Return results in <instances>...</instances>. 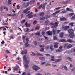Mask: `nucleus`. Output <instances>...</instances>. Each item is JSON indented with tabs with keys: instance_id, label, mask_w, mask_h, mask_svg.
<instances>
[{
	"instance_id": "nucleus-1",
	"label": "nucleus",
	"mask_w": 75,
	"mask_h": 75,
	"mask_svg": "<svg viewBox=\"0 0 75 75\" xmlns=\"http://www.w3.org/2000/svg\"><path fill=\"white\" fill-rule=\"evenodd\" d=\"M32 68L35 71H38L40 69V67L35 65L33 66Z\"/></svg>"
},
{
	"instance_id": "nucleus-2",
	"label": "nucleus",
	"mask_w": 75,
	"mask_h": 75,
	"mask_svg": "<svg viewBox=\"0 0 75 75\" xmlns=\"http://www.w3.org/2000/svg\"><path fill=\"white\" fill-rule=\"evenodd\" d=\"M74 34L73 32L71 33L69 35V37L71 38H72L74 37Z\"/></svg>"
},
{
	"instance_id": "nucleus-3",
	"label": "nucleus",
	"mask_w": 75,
	"mask_h": 75,
	"mask_svg": "<svg viewBox=\"0 0 75 75\" xmlns=\"http://www.w3.org/2000/svg\"><path fill=\"white\" fill-rule=\"evenodd\" d=\"M54 46L52 44L50 45V46L49 49L50 50H51V51H53L54 50Z\"/></svg>"
},
{
	"instance_id": "nucleus-4",
	"label": "nucleus",
	"mask_w": 75,
	"mask_h": 75,
	"mask_svg": "<svg viewBox=\"0 0 75 75\" xmlns=\"http://www.w3.org/2000/svg\"><path fill=\"white\" fill-rule=\"evenodd\" d=\"M54 48H57L58 47V43H54Z\"/></svg>"
},
{
	"instance_id": "nucleus-5",
	"label": "nucleus",
	"mask_w": 75,
	"mask_h": 75,
	"mask_svg": "<svg viewBox=\"0 0 75 75\" xmlns=\"http://www.w3.org/2000/svg\"><path fill=\"white\" fill-rule=\"evenodd\" d=\"M60 42H66L67 41L65 39H61L59 40Z\"/></svg>"
},
{
	"instance_id": "nucleus-6",
	"label": "nucleus",
	"mask_w": 75,
	"mask_h": 75,
	"mask_svg": "<svg viewBox=\"0 0 75 75\" xmlns=\"http://www.w3.org/2000/svg\"><path fill=\"white\" fill-rule=\"evenodd\" d=\"M67 42H68L69 43H73L74 42V41H72L71 39H68L67 40Z\"/></svg>"
},
{
	"instance_id": "nucleus-7",
	"label": "nucleus",
	"mask_w": 75,
	"mask_h": 75,
	"mask_svg": "<svg viewBox=\"0 0 75 75\" xmlns=\"http://www.w3.org/2000/svg\"><path fill=\"white\" fill-rule=\"evenodd\" d=\"M29 10H30V8H27L26 9H25L23 11V12L24 13H27V11Z\"/></svg>"
},
{
	"instance_id": "nucleus-8",
	"label": "nucleus",
	"mask_w": 75,
	"mask_h": 75,
	"mask_svg": "<svg viewBox=\"0 0 75 75\" xmlns=\"http://www.w3.org/2000/svg\"><path fill=\"white\" fill-rule=\"evenodd\" d=\"M60 21H66L67 20V19L65 17H63L62 18H60Z\"/></svg>"
},
{
	"instance_id": "nucleus-9",
	"label": "nucleus",
	"mask_w": 75,
	"mask_h": 75,
	"mask_svg": "<svg viewBox=\"0 0 75 75\" xmlns=\"http://www.w3.org/2000/svg\"><path fill=\"white\" fill-rule=\"evenodd\" d=\"M63 51V49H57L56 50V52H62Z\"/></svg>"
},
{
	"instance_id": "nucleus-10",
	"label": "nucleus",
	"mask_w": 75,
	"mask_h": 75,
	"mask_svg": "<svg viewBox=\"0 0 75 75\" xmlns=\"http://www.w3.org/2000/svg\"><path fill=\"white\" fill-rule=\"evenodd\" d=\"M72 45L67 44V48H72Z\"/></svg>"
},
{
	"instance_id": "nucleus-11",
	"label": "nucleus",
	"mask_w": 75,
	"mask_h": 75,
	"mask_svg": "<svg viewBox=\"0 0 75 75\" xmlns=\"http://www.w3.org/2000/svg\"><path fill=\"white\" fill-rule=\"evenodd\" d=\"M53 32V35H55L56 34V30H55L54 29H53L52 30Z\"/></svg>"
},
{
	"instance_id": "nucleus-12",
	"label": "nucleus",
	"mask_w": 75,
	"mask_h": 75,
	"mask_svg": "<svg viewBox=\"0 0 75 75\" xmlns=\"http://www.w3.org/2000/svg\"><path fill=\"white\" fill-rule=\"evenodd\" d=\"M69 28V26H66L64 27H63V30H67V29Z\"/></svg>"
},
{
	"instance_id": "nucleus-13",
	"label": "nucleus",
	"mask_w": 75,
	"mask_h": 75,
	"mask_svg": "<svg viewBox=\"0 0 75 75\" xmlns=\"http://www.w3.org/2000/svg\"><path fill=\"white\" fill-rule=\"evenodd\" d=\"M74 30H73L72 29H70L68 30V33H72V32H73Z\"/></svg>"
},
{
	"instance_id": "nucleus-14",
	"label": "nucleus",
	"mask_w": 75,
	"mask_h": 75,
	"mask_svg": "<svg viewBox=\"0 0 75 75\" xmlns=\"http://www.w3.org/2000/svg\"><path fill=\"white\" fill-rule=\"evenodd\" d=\"M47 33L49 35H52V32L48 31L47 32Z\"/></svg>"
},
{
	"instance_id": "nucleus-15",
	"label": "nucleus",
	"mask_w": 75,
	"mask_h": 75,
	"mask_svg": "<svg viewBox=\"0 0 75 75\" xmlns=\"http://www.w3.org/2000/svg\"><path fill=\"white\" fill-rule=\"evenodd\" d=\"M63 35H64V33L63 32H61L60 33V37L62 38L63 37Z\"/></svg>"
},
{
	"instance_id": "nucleus-16",
	"label": "nucleus",
	"mask_w": 75,
	"mask_h": 75,
	"mask_svg": "<svg viewBox=\"0 0 75 75\" xmlns=\"http://www.w3.org/2000/svg\"><path fill=\"white\" fill-rule=\"evenodd\" d=\"M25 25L27 27H30L31 26V24H28V23L27 24V22L25 23Z\"/></svg>"
},
{
	"instance_id": "nucleus-17",
	"label": "nucleus",
	"mask_w": 75,
	"mask_h": 75,
	"mask_svg": "<svg viewBox=\"0 0 75 75\" xmlns=\"http://www.w3.org/2000/svg\"><path fill=\"white\" fill-rule=\"evenodd\" d=\"M39 58L40 60H41V61H44V60H45V58L44 57H39Z\"/></svg>"
},
{
	"instance_id": "nucleus-18",
	"label": "nucleus",
	"mask_w": 75,
	"mask_h": 75,
	"mask_svg": "<svg viewBox=\"0 0 75 75\" xmlns=\"http://www.w3.org/2000/svg\"><path fill=\"white\" fill-rule=\"evenodd\" d=\"M27 58L26 57V55H24L23 57V60L25 61V60H27Z\"/></svg>"
},
{
	"instance_id": "nucleus-19",
	"label": "nucleus",
	"mask_w": 75,
	"mask_h": 75,
	"mask_svg": "<svg viewBox=\"0 0 75 75\" xmlns=\"http://www.w3.org/2000/svg\"><path fill=\"white\" fill-rule=\"evenodd\" d=\"M35 34L36 35H38V36H40V32L36 33Z\"/></svg>"
},
{
	"instance_id": "nucleus-20",
	"label": "nucleus",
	"mask_w": 75,
	"mask_h": 75,
	"mask_svg": "<svg viewBox=\"0 0 75 75\" xmlns=\"http://www.w3.org/2000/svg\"><path fill=\"white\" fill-rule=\"evenodd\" d=\"M58 23H57V22H55L54 23V27L56 28L58 26Z\"/></svg>"
},
{
	"instance_id": "nucleus-21",
	"label": "nucleus",
	"mask_w": 75,
	"mask_h": 75,
	"mask_svg": "<svg viewBox=\"0 0 75 75\" xmlns=\"http://www.w3.org/2000/svg\"><path fill=\"white\" fill-rule=\"evenodd\" d=\"M29 46H30V45L28 44V43H25V47H28Z\"/></svg>"
},
{
	"instance_id": "nucleus-22",
	"label": "nucleus",
	"mask_w": 75,
	"mask_h": 75,
	"mask_svg": "<svg viewBox=\"0 0 75 75\" xmlns=\"http://www.w3.org/2000/svg\"><path fill=\"white\" fill-rule=\"evenodd\" d=\"M44 12H42L40 13L39 16H42L44 15Z\"/></svg>"
},
{
	"instance_id": "nucleus-23",
	"label": "nucleus",
	"mask_w": 75,
	"mask_h": 75,
	"mask_svg": "<svg viewBox=\"0 0 75 75\" xmlns=\"http://www.w3.org/2000/svg\"><path fill=\"white\" fill-rule=\"evenodd\" d=\"M67 46H68V43L64 45V48H67Z\"/></svg>"
},
{
	"instance_id": "nucleus-24",
	"label": "nucleus",
	"mask_w": 75,
	"mask_h": 75,
	"mask_svg": "<svg viewBox=\"0 0 75 75\" xmlns=\"http://www.w3.org/2000/svg\"><path fill=\"white\" fill-rule=\"evenodd\" d=\"M36 54L37 55H39V56H42V57H43V55H42V54H40V53H39L38 52H37Z\"/></svg>"
},
{
	"instance_id": "nucleus-25",
	"label": "nucleus",
	"mask_w": 75,
	"mask_h": 75,
	"mask_svg": "<svg viewBox=\"0 0 75 75\" xmlns=\"http://www.w3.org/2000/svg\"><path fill=\"white\" fill-rule=\"evenodd\" d=\"M25 61V64H29V61L27 60H26Z\"/></svg>"
},
{
	"instance_id": "nucleus-26",
	"label": "nucleus",
	"mask_w": 75,
	"mask_h": 75,
	"mask_svg": "<svg viewBox=\"0 0 75 75\" xmlns=\"http://www.w3.org/2000/svg\"><path fill=\"white\" fill-rule=\"evenodd\" d=\"M5 52L6 54H10V52L8 50H6L5 51Z\"/></svg>"
},
{
	"instance_id": "nucleus-27",
	"label": "nucleus",
	"mask_w": 75,
	"mask_h": 75,
	"mask_svg": "<svg viewBox=\"0 0 75 75\" xmlns=\"http://www.w3.org/2000/svg\"><path fill=\"white\" fill-rule=\"evenodd\" d=\"M69 25L71 26V27H73L74 26V23L71 22L69 24Z\"/></svg>"
},
{
	"instance_id": "nucleus-28",
	"label": "nucleus",
	"mask_w": 75,
	"mask_h": 75,
	"mask_svg": "<svg viewBox=\"0 0 75 75\" xmlns=\"http://www.w3.org/2000/svg\"><path fill=\"white\" fill-rule=\"evenodd\" d=\"M61 59H57L55 61V62H59V61H61Z\"/></svg>"
},
{
	"instance_id": "nucleus-29",
	"label": "nucleus",
	"mask_w": 75,
	"mask_h": 75,
	"mask_svg": "<svg viewBox=\"0 0 75 75\" xmlns=\"http://www.w3.org/2000/svg\"><path fill=\"white\" fill-rule=\"evenodd\" d=\"M42 7V4L38 8V9H41Z\"/></svg>"
},
{
	"instance_id": "nucleus-30",
	"label": "nucleus",
	"mask_w": 75,
	"mask_h": 75,
	"mask_svg": "<svg viewBox=\"0 0 75 75\" xmlns=\"http://www.w3.org/2000/svg\"><path fill=\"white\" fill-rule=\"evenodd\" d=\"M25 20L24 19L22 21H21V22L22 24H24V22H25Z\"/></svg>"
},
{
	"instance_id": "nucleus-31",
	"label": "nucleus",
	"mask_w": 75,
	"mask_h": 75,
	"mask_svg": "<svg viewBox=\"0 0 75 75\" xmlns=\"http://www.w3.org/2000/svg\"><path fill=\"white\" fill-rule=\"evenodd\" d=\"M25 67L26 68H27L29 67V66L28 64H25L24 65Z\"/></svg>"
},
{
	"instance_id": "nucleus-32",
	"label": "nucleus",
	"mask_w": 75,
	"mask_h": 75,
	"mask_svg": "<svg viewBox=\"0 0 75 75\" xmlns=\"http://www.w3.org/2000/svg\"><path fill=\"white\" fill-rule=\"evenodd\" d=\"M36 54L35 53L32 52V54H31V55L32 56H35L36 55Z\"/></svg>"
},
{
	"instance_id": "nucleus-33",
	"label": "nucleus",
	"mask_w": 75,
	"mask_h": 75,
	"mask_svg": "<svg viewBox=\"0 0 75 75\" xmlns=\"http://www.w3.org/2000/svg\"><path fill=\"white\" fill-rule=\"evenodd\" d=\"M8 3L9 5L11 3V0H8Z\"/></svg>"
},
{
	"instance_id": "nucleus-34",
	"label": "nucleus",
	"mask_w": 75,
	"mask_h": 75,
	"mask_svg": "<svg viewBox=\"0 0 75 75\" xmlns=\"http://www.w3.org/2000/svg\"><path fill=\"white\" fill-rule=\"evenodd\" d=\"M64 68L65 70H66V71H68V68L67 67H66V66H65L64 67Z\"/></svg>"
},
{
	"instance_id": "nucleus-35",
	"label": "nucleus",
	"mask_w": 75,
	"mask_h": 75,
	"mask_svg": "<svg viewBox=\"0 0 75 75\" xmlns=\"http://www.w3.org/2000/svg\"><path fill=\"white\" fill-rule=\"evenodd\" d=\"M33 17V15H32V14H30V15L28 17V18H32V17Z\"/></svg>"
},
{
	"instance_id": "nucleus-36",
	"label": "nucleus",
	"mask_w": 75,
	"mask_h": 75,
	"mask_svg": "<svg viewBox=\"0 0 75 75\" xmlns=\"http://www.w3.org/2000/svg\"><path fill=\"white\" fill-rule=\"evenodd\" d=\"M25 37H26V36L23 35V36H22L23 40H25Z\"/></svg>"
},
{
	"instance_id": "nucleus-37",
	"label": "nucleus",
	"mask_w": 75,
	"mask_h": 75,
	"mask_svg": "<svg viewBox=\"0 0 75 75\" xmlns=\"http://www.w3.org/2000/svg\"><path fill=\"white\" fill-rule=\"evenodd\" d=\"M17 8L18 9H20V6H19V5H17Z\"/></svg>"
},
{
	"instance_id": "nucleus-38",
	"label": "nucleus",
	"mask_w": 75,
	"mask_h": 75,
	"mask_svg": "<svg viewBox=\"0 0 75 75\" xmlns=\"http://www.w3.org/2000/svg\"><path fill=\"white\" fill-rule=\"evenodd\" d=\"M47 3H44V4H43V7H45V6H46V5H47Z\"/></svg>"
},
{
	"instance_id": "nucleus-39",
	"label": "nucleus",
	"mask_w": 75,
	"mask_h": 75,
	"mask_svg": "<svg viewBox=\"0 0 75 75\" xmlns=\"http://www.w3.org/2000/svg\"><path fill=\"white\" fill-rule=\"evenodd\" d=\"M33 14V12H31L30 14H28L26 15L27 17H28V16H30L31 14Z\"/></svg>"
},
{
	"instance_id": "nucleus-40",
	"label": "nucleus",
	"mask_w": 75,
	"mask_h": 75,
	"mask_svg": "<svg viewBox=\"0 0 75 75\" xmlns=\"http://www.w3.org/2000/svg\"><path fill=\"white\" fill-rule=\"evenodd\" d=\"M67 59H68V60H69V61H71V62H72V59H71V58L68 57L67 58Z\"/></svg>"
},
{
	"instance_id": "nucleus-41",
	"label": "nucleus",
	"mask_w": 75,
	"mask_h": 75,
	"mask_svg": "<svg viewBox=\"0 0 75 75\" xmlns=\"http://www.w3.org/2000/svg\"><path fill=\"white\" fill-rule=\"evenodd\" d=\"M33 24H35L37 23V21H34L33 22Z\"/></svg>"
},
{
	"instance_id": "nucleus-42",
	"label": "nucleus",
	"mask_w": 75,
	"mask_h": 75,
	"mask_svg": "<svg viewBox=\"0 0 75 75\" xmlns=\"http://www.w3.org/2000/svg\"><path fill=\"white\" fill-rule=\"evenodd\" d=\"M57 37L56 36H54L53 37V39L54 40H57Z\"/></svg>"
},
{
	"instance_id": "nucleus-43",
	"label": "nucleus",
	"mask_w": 75,
	"mask_h": 75,
	"mask_svg": "<svg viewBox=\"0 0 75 75\" xmlns=\"http://www.w3.org/2000/svg\"><path fill=\"white\" fill-rule=\"evenodd\" d=\"M71 19H73V20H75V15L74 16L72 17Z\"/></svg>"
},
{
	"instance_id": "nucleus-44",
	"label": "nucleus",
	"mask_w": 75,
	"mask_h": 75,
	"mask_svg": "<svg viewBox=\"0 0 75 75\" xmlns=\"http://www.w3.org/2000/svg\"><path fill=\"white\" fill-rule=\"evenodd\" d=\"M67 3L66 1H64L62 2V4H67Z\"/></svg>"
},
{
	"instance_id": "nucleus-45",
	"label": "nucleus",
	"mask_w": 75,
	"mask_h": 75,
	"mask_svg": "<svg viewBox=\"0 0 75 75\" xmlns=\"http://www.w3.org/2000/svg\"><path fill=\"white\" fill-rule=\"evenodd\" d=\"M46 63V62H43L41 64V65H44V64H45Z\"/></svg>"
},
{
	"instance_id": "nucleus-46",
	"label": "nucleus",
	"mask_w": 75,
	"mask_h": 75,
	"mask_svg": "<svg viewBox=\"0 0 75 75\" xmlns=\"http://www.w3.org/2000/svg\"><path fill=\"white\" fill-rule=\"evenodd\" d=\"M4 9L6 10L7 11H8V8L6 7H4Z\"/></svg>"
},
{
	"instance_id": "nucleus-47",
	"label": "nucleus",
	"mask_w": 75,
	"mask_h": 75,
	"mask_svg": "<svg viewBox=\"0 0 75 75\" xmlns=\"http://www.w3.org/2000/svg\"><path fill=\"white\" fill-rule=\"evenodd\" d=\"M60 30H57L56 31V33L57 34H58V33H59V32H60Z\"/></svg>"
},
{
	"instance_id": "nucleus-48",
	"label": "nucleus",
	"mask_w": 75,
	"mask_h": 75,
	"mask_svg": "<svg viewBox=\"0 0 75 75\" xmlns=\"http://www.w3.org/2000/svg\"><path fill=\"white\" fill-rule=\"evenodd\" d=\"M27 50H25L24 52L25 54H27Z\"/></svg>"
},
{
	"instance_id": "nucleus-49",
	"label": "nucleus",
	"mask_w": 75,
	"mask_h": 75,
	"mask_svg": "<svg viewBox=\"0 0 75 75\" xmlns=\"http://www.w3.org/2000/svg\"><path fill=\"white\" fill-rule=\"evenodd\" d=\"M34 44L35 45H37V42L35 41H34Z\"/></svg>"
},
{
	"instance_id": "nucleus-50",
	"label": "nucleus",
	"mask_w": 75,
	"mask_h": 75,
	"mask_svg": "<svg viewBox=\"0 0 75 75\" xmlns=\"http://www.w3.org/2000/svg\"><path fill=\"white\" fill-rule=\"evenodd\" d=\"M35 1V0H32L30 2V3H34Z\"/></svg>"
},
{
	"instance_id": "nucleus-51",
	"label": "nucleus",
	"mask_w": 75,
	"mask_h": 75,
	"mask_svg": "<svg viewBox=\"0 0 75 75\" xmlns=\"http://www.w3.org/2000/svg\"><path fill=\"white\" fill-rule=\"evenodd\" d=\"M45 17H46V18H48L50 17V15H46L45 16Z\"/></svg>"
},
{
	"instance_id": "nucleus-52",
	"label": "nucleus",
	"mask_w": 75,
	"mask_h": 75,
	"mask_svg": "<svg viewBox=\"0 0 75 75\" xmlns=\"http://www.w3.org/2000/svg\"><path fill=\"white\" fill-rule=\"evenodd\" d=\"M66 13V11H62L61 12V13H62V14H64V13Z\"/></svg>"
},
{
	"instance_id": "nucleus-53",
	"label": "nucleus",
	"mask_w": 75,
	"mask_h": 75,
	"mask_svg": "<svg viewBox=\"0 0 75 75\" xmlns=\"http://www.w3.org/2000/svg\"><path fill=\"white\" fill-rule=\"evenodd\" d=\"M51 60L52 61H55V58H52Z\"/></svg>"
},
{
	"instance_id": "nucleus-54",
	"label": "nucleus",
	"mask_w": 75,
	"mask_h": 75,
	"mask_svg": "<svg viewBox=\"0 0 75 75\" xmlns=\"http://www.w3.org/2000/svg\"><path fill=\"white\" fill-rule=\"evenodd\" d=\"M59 12H60V11L59 10V11H57L56 12V14H58V13H59Z\"/></svg>"
},
{
	"instance_id": "nucleus-55",
	"label": "nucleus",
	"mask_w": 75,
	"mask_h": 75,
	"mask_svg": "<svg viewBox=\"0 0 75 75\" xmlns=\"http://www.w3.org/2000/svg\"><path fill=\"white\" fill-rule=\"evenodd\" d=\"M74 14V13H71L69 14V16H70V17H71V16H73Z\"/></svg>"
},
{
	"instance_id": "nucleus-56",
	"label": "nucleus",
	"mask_w": 75,
	"mask_h": 75,
	"mask_svg": "<svg viewBox=\"0 0 75 75\" xmlns=\"http://www.w3.org/2000/svg\"><path fill=\"white\" fill-rule=\"evenodd\" d=\"M26 41L27 42H28L29 41V40H28V38H27L26 39Z\"/></svg>"
},
{
	"instance_id": "nucleus-57",
	"label": "nucleus",
	"mask_w": 75,
	"mask_h": 75,
	"mask_svg": "<svg viewBox=\"0 0 75 75\" xmlns=\"http://www.w3.org/2000/svg\"><path fill=\"white\" fill-rule=\"evenodd\" d=\"M36 75H42V74L41 73H37L36 74Z\"/></svg>"
},
{
	"instance_id": "nucleus-58",
	"label": "nucleus",
	"mask_w": 75,
	"mask_h": 75,
	"mask_svg": "<svg viewBox=\"0 0 75 75\" xmlns=\"http://www.w3.org/2000/svg\"><path fill=\"white\" fill-rule=\"evenodd\" d=\"M66 2L67 3H69L70 2V0H67L66 1Z\"/></svg>"
},
{
	"instance_id": "nucleus-59",
	"label": "nucleus",
	"mask_w": 75,
	"mask_h": 75,
	"mask_svg": "<svg viewBox=\"0 0 75 75\" xmlns=\"http://www.w3.org/2000/svg\"><path fill=\"white\" fill-rule=\"evenodd\" d=\"M13 38H14V36H10V40H11V38H12V39H14Z\"/></svg>"
},
{
	"instance_id": "nucleus-60",
	"label": "nucleus",
	"mask_w": 75,
	"mask_h": 75,
	"mask_svg": "<svg viewBox=\"0 0 75 75\" xmlns=\"http://www.w3.org/2000/svg\"><path fill=\"white\" fill-rule=\"evenodd\" d=\"M8 24L7 23H4L3 24V25H8Z\"/></svg>"
},
{
	"instance_id": "nucleus-61",
	"label": "nucleus",
	"mask_w": 75,
	"mask_h": 75,
	"mask_svg": "<svg viewBox=\"0 0 75 75\" xmlns=\"http://www.w3.org/2000/svg\"><path fill=\"white\" fill-rule=\"evenodd\" d=\"M40 51H44V48H41L40 50Z\"/></svg>"
},
{
	"instance_id": "nucleus-62",
	"label": "nucleus",
	"mask_w": 75,
	"mask_h": 75,
	"mask_svg": "<svg viewBox=\"0 0 75 75\" xmlns=\"http://www.w3.org/2000/svg\"><path fill=\"white\" fill-rule=\"evenodd\" d=\"M40 20H44V18L43 17H41L40 18Z\"/></svg>"
},
{
	"instance_id": "nucleus-63",
	"label": "nucleus",
	"mask_w": 75,
	"mask_h": 75,
	"mask_svg": "<svg viewBox=\"0 0 75 75\" xmlns=\"http://www.w3.org/2000/svg\"><path fill=\"white\" fill-rule=\"evenodd\" d=\"M69 8H66V11H69Z\"/></svg>"
},
{
	"instance_id": "nucleus-64",
	"label": "nucleus",
	"mask_w": 75,
	"mask_h": 75,
	"mask_svg": "<svg viewBox=\"0 0 75 75\" xmlns=\"http://www.w3.org/2000/svg\"><path fill=\"white\" fill-rule=\"evenodd\" d=\"M29 30H30V29L29 28H27L26 32H28V31Z\"/></svg>"
}]
</instances>
